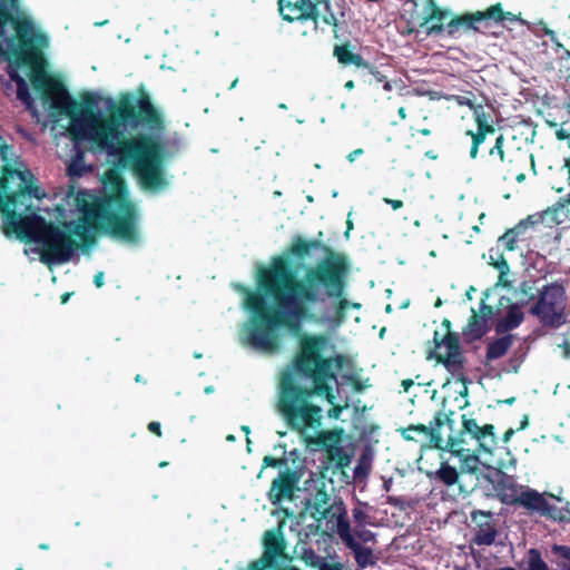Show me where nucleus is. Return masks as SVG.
<instances>
[{"mask_svg": "<svg viewBox=\"0 0 570 570\" xmlns=\"http://www.w3.org/2000/svg\"><path fill=\"white\" fill-rule=\"evenodd\" d=\"M49 38H38V97L53 116H67L68 137L72 142L88 141L90 150L115 158L117 167L128 169L145 190L158 191L168 187L165 170L167 130L164 111L151 100L144 86L136 92L122 91L117 100L107 99L108 115L95 110L97 99L85 94L73 99L60 73L49 70L42 51Z\"/></svg>", "mask_w": 570, "mask_h": 570, "instance_id": "f257e3e1", "label": "nucleus"}, {"mask_svg": "<svg viewBox=\"0 0 570 570\" xmlns=\"http://www.w3.org/2000/svg\"><path fill=\"white\" fill-rule=\"evenodd\" d=\"M312 249L324 254L315 265L305 269L297 279L284 257H275L271 265L257 272V291L244 285L238 289L245 294L244 306L250 317L243 331L248 345L264 352H277V330L286 327L296 333L302 321L309 317L308 305L336 298V315L343 317L348 301L345 298L350 262L345 254L336 252L321 239H304L297 236L287 249L295 258L304 259Z\"/></svg>", "mask_w": 570, "mask_h": 570, "instance_id": "f03ea898", "label": "nucleus"}, {"mask_svg": "<svg viewBox=\"0 0 570 570\" xmlns=\"http://www.w3.org/2000/svg\"><path fill=\"white\" fill-rule=\"evenodd\" d=\"M72 204L80 214L73 220L47 224L46 218L38 215L41 262H70L78 250L87 253L96 244L98 232L128 244L139 242V213L120 177L115 176L114 190L109 195L99 197L80 189L72 195Z\"/></svg>", "mask_w": 570, "mask_h": 570, "instance_id": "7ed1b4c3", "label": "nucleus"}, {"mask_svg": "<svg viewBox=\"0 0 570 570\" xmlns=\"http://www.w3.org/2000/svg\"><path fill=\"white\" fill-rule=\"evenodd\" d=\"M328 338L324 334H302L291 361V371L282 373L278 384L277 411L292 431L305 433L322 424V407L312 401L323 396L333 404L337 373L346 356L326 355Z\"/></svg>", "mask_w": 570, "mask_h": 570, "instance_id": "20e7f679", "label": "nucleus"}, {"mask_svg": "<svg viewBox=\"0 0 570 570\" xmlns=\"http://www.w3.org/2000/svg\"><path fill=\"white\" fill-rule=\"evenodd\" d=\"M7 147L0 171L1 230L8 238L16 237L24 243L27 256L36 253V181L33 173L22 163L10 159L11 147Z\"/></svg>", "mask_w": 570, "mask_h": 570, "instance_id": "39448f33", "label": "nucleus"}, {"mask_svg": "<svg viewBox=\"0 0 570 570\" xmlns=\"http://www.w3.org/2000/svg\"><path fill=\"white\" fill-rule=\"evenodd\" d=\"M0 61L8 63L7 72L17 83V98L36 117L29 85L36 90V38H0Z\"/></svg>", "mask_w": 570, "mask_h": 570, "instance_id": "423d86ee", "label": "nucleus"}, {"mask_svg": "<svg viewBox=\"0 0 570 570\" xmlns=\"http://www.w3.org/2000/svg\"><path fill=\"white\" fill-rule=\"evenodd\" d=\"M484 18L498 20H512L513 16L508 12L504 13L500 3L490 7L485 12L466 13L459 17H452L448 11L440 9H432L430 17L424 21L423 26L428 33L431 32H446L449 35L455 32H478L475 22L482 21Z\"/></svg>", "mask_w": 570, "mask_h": 570, "instance_id": "0eeeda50", "label": "nucleus"}, {"mask_svg": "<svg viewBox=\"0 0 570 570\" xmlns=\"http://www.w3.org/2000/svg\"><path fill=\"white\" fill-rule=\"evenodd\" d=\"M537 302L529 313L535 316L544 327L557 328L566 322L567 294L559 282L544 284L537 291Z\"/></svg>", "mask_w": 570, "mask_h": 570, "instance_id": "6e6552de", "label": "nucleus"}, {"mask_svg": "<svg viewBox=\"0 0 570 570\" xmlns=\"http://www.w3.org/2000/svg\"><path fill=\"white\" fill-rule=\"evenodd\" d=\"M475 441V452L492 453L498 444L495 428L492 424L480 426L476 420L462 415V429L456 435L449 434L445 448L452 454H463L468 444L466 438Z\"/></svg>", "mask_w": 570, "mask_h": 570, "instance_id": "1a4fd4ad", "label": "nucleus"}, {"mask_svg": "<svg viewBox=\"0 0 570 570\" xmlns=\"http://www.w3.org/2000/svg\"><path fill=\"white\" fill-rule=\"evenodd\" d=\"M433 343L435 350L445 347V353L431 351L428 358L435 360L442 364L445 370L451 373L458 382L465 383V364L466 357L463 354L459 333H445L440 336L439 332L435 331L433 335Z\"/></svg>", "mask_w": 570, "mask_h": 570, "instance_id": "9d476101", "label": "nucleus"}, {"mask_svg": "<svg viewBox=\"0 0 570 570\" xmlns=\"http://www.w3.org/2000/svg\"><path fill=\"white\" fill-rule=\"evenodd\" d=\"M452 415V411H450V413L438 411L429 425L421 423L410 424L407 426L399 428L396 431L405 441L417 442V436H422L426 440L424 446L429 449L446 450L442 436V429L448 426L451 431L453 430L454 420L451 417Z\"/></svg>", "mask_w": 570, "mask_h": 570, "instance_id": "9b49d317", "label": "nucleus"}, {"mask_svg": "<svg viewBox=\"0 0 570 570\" xmlns=\"http://www.w3.org/2000/svg\"><path fill=\"white\" fill-rule=\"evenodd\" d=\"M509 503L518 504L524 509L537 512L542 517L558 522L570 523V502L566 501L564 505L557 508L548 502L544 494L539 493L537 490L527 489L519 495L511 498Z\"/></svg>", "mask_w": 570, "mask_h": 570, "instance_id": "f8f14e48", "label": "nucleus"}, {"mask_svg": "<svg viewBox=\"0 0 570 570\" xmlns=\"http://www.w3.org/2000/svg\"><path fill=\"white\" fill-rule=\"evenodd\" d=\"M302 473L298 470L286 468L273 479L266 493L268 501L274 507H279L284 501H293L298 491Z\"/></svg>", "mask_w": 570, "mask_h": 570, "instance_id": "ddd939ff", "label": "nucleus"}, {"mask_svg": "<svg viewBox=\"0 0 570 570\" xmlns=\"http://www.w3.org/2000/svg\"><path fill=\"white\" fill-rule=\"evenodd\" d=\"M503 166L507 174L514 177L519 184L525 180L528 169L537 175L534 155L527 148L512 147Z\"/></svg>", "mask_w": 570, "mask_h": 570, "instance_id": "4468645a", "label": "nucleus"}, {"mask_svg": "<svg viewBox=\"0 0 570 570\" xmlns=\"http://www.w3.org/2000/svg\"><path fill=\"white\" fill-rule=\"evenodd\" d=\"M262 543V556L272 561L275 566H279V561L292 559L286 553L287 543L283 532V522H279L276 528L265 531Z\"/></svg>", "mask_w": 570, "mask_h": 570, "instance_id": "2eb2a0df", "label": "nucleus"}, {"mask_svg": "<svg viewBox=\"0 0 570 570\" xmlns=\"http://www.w3.org/2000/svg\"><path fill=\"white\" fill-rule=\"evenodd\" d=\"M475 523L473 543L476 546H491L495 542L498 530L490 511L473 510L470 513Z\"/></svg>", "mask_w": 570, "mask_h": 570, "instance_id": "dca6fc26", "label": "nucleus"}, {"mask_svg": "<svg viewBox=\"0 0 570 570\" xmlns=\"http://www.w3.org/2000/svg\"><path fill=\"white\" fill-rule=\"evenodd\" d=\"M36 36V26L24 17L12 13L0 2V36Z\"/></svg>", "mask_w": 570, "mask_h": 570, "instance_id": "f3484780", "label": "nucleus"}, {"mask_svg": "<svg viewBox=\"0 0 570 570\" xmlns=\"http://www.w3.org/2000/svg\"><path fill=\"white\" fill-rule=\"evenodd\" d=\"M535 215L539 224H544L548 227H552L554 225L570 226V198L567 195L546 210L535 213Z\"/></svg>", "mask_w": 570, "mask_h": 570, "instance_id": "a211bd4d", "label": "nucleus"}, {"mask_svg": "<svg viewBox=\"0 0 570 570\" xmlns=\"http://www.w3.org/2000/svg\"><path fill=\"white\" fill-rule=\"evenodd\" d=\"M333 56L344 68L353 66L356 69H363L364 67H367L368 60L363 57L357 46L352 43L348 39L334 46Z\"/></svg>", "mask_w": 570, "mask_h": 570, "instance_id": "6ab92c4d", "label": "nucleus"}, {"mask_svg": "<svg viewBox=\"0 0 570 570\" xmlns=\"http://www.w3.org/2000/svg\"><path fill=\"white\" fill-rule=\"evenodd\" d=\"M315 11V0H279V12L288 21L308 19Z\"/></svg>", "mask_w": 570, "mask_h": 570, "instance_id": "aec40b11", "label": "nucleus"}, {"mask_svg": "<svg viewBox=\"0 0 570 570\" xmlns=\"http://www.w3.org/2000/svg\"><path fill=\"white\" fill-rule=\"evenodd\" d=\"M512 146H510L503 134H499L495 138L494 145L489 149L484 158V166L490 171H498L505 163L508 154Z\"/></svg>", "mask_w": 570, "mask_h": 570, "instance_id": "412c9836", "label": "nucleus"}, {"mask_svg": "<svg viewBox=\"0 0 570 570\" xmlns=\"http://www.w3.org/2000/svg\"><path fill=\"white\" fill-rule=\"evenodd\" d=\"M331 495L327 493L324 485L316 489L312 494L311 508L314 510L313 517L316 520L330 519L331 513H334L338 508L340 500H335L333 504H330Z\"/></svg>", "mask_w": 570, "mask_h": 570, "instance_id": "4be33fe9", "label": "nucleus"}, {"mask_svg": "<svg viewBox=\"0 0 570 570\" xmlns=\"http://www.w3.org/2000/svg\"><path fill=\"white\" fill-rule=\"evenodd\" d=\"M490 331V325L478 312L472 308L468 323L462 328V336L466 344L481 340Z\"/></svg>", "mask_w": 570, "mask_h": 570, "instance_id": "5701e85b", "label": "nucleus"}, {"mask_svg": "<svg viewBox=\"0 0 570 570\" xmlns=\"http://www.w3.org/2000/svg\"><path fill=\"white\" fill-rule=\"evenodd\" d=\"M503 334L504 335L488 342L484 361L485 365L490 364L493 361L502 358L508 354L509 350L512 347L514 336L510 333Z\"/></svg>", "mask_w": 570, "mask_h": 570, "instance_id": "b1692460", "label": "nucleus"}, {"mask_svg": "<svg viewBox=\"0 0 570 570\" xmlns=\"http://www.w3.org/2000/svg\"><path fill=\"white\" fill-rule=\"evenodd\" d=\"M336 520V532L343 543L345 546L350 544L352 541L355 540L352 531H351V524L347 519V512L345 504L342 499H340L338 508L334 511V513H331L330 519H326L328 522Z\"/></svg>", "mask_w": 570, "mask_h": 570, "instance_id": "393cba45", "label": "nucleus"}, {"mask_svg": "<svg viewBox=\"0 0 570 570\" xmlns=\"http://www.w3.org/2000/svg\"><path fill=\"white\" fill-rule=\"evenodd\" d=\"M323 438V444L327 448V458L330 462H334L337 469H344L351 463V455L340 445H328L326 440L330 439L336 442L334 435L330 432L321 434Z\"/></svg>", "mask_w": 570, "mask_h": 570, "instance_id": "a878e982", "label": "nucleus"}, {"mask_svg": "<svg viewBox=\"0 0 570 570\" xmlns=\"http://www.w3.org/2000/svg\"><path fill=\"white\" fill-rule=\"evenodd\" d=\"M523 320L524 314L521 307L513 304L509 307L505 316L497 322L495 332L498 334H508L509 331L517 328Z\"/></svg>", "mask_w": 570, "mask_h": 570, "instance_id": "bb28decb", "label": "nucleus"}, {"mask_svg": "<svg viewBox=\"0 0 570 570\" xmlns=\"http://www.w3.org/2000/svg\"><path fill=\"white\" fill-rule=\"evenodd\" d=\"M83 142L85 141L79 142V144L73 142L75 153L72 155V158H71V160L68 165V169H67L68 174L71 177H80L83 174L91 170V168L87 167L85 164L86 150L81 148V145Z\"/></svg>", "mask_w": 570, "mask_h": 570, "instance_id": "cd10ccee", "label": "nucleus"}, {"mask_svg": "<svg viewBox=\"0 0 570 570\" xmlns=\"http://www.w3.org/2000/svg\"><path fill=\"white\" fill-rule=\"evenodd\" d=\"M466 105L473 109V116L476 124V129L484 136L495 134V128L491 122V115L485 112L482 106H474L471 100H466Z\"/></svg>", "mask_w": 570, "mask_h": 570, "instance_id": "c85d7f7f", "label": "nucleus"}, {"mask_svg": "<svg viewBox=\"0 0 570 570\" xmlns=\"http://www.w3.org/2000/svg\"><path fill=\"white\" fill-rule=\"evenodd\" d=\"M551 553L554 557L551 562L560 570H570V547L554 543L551 546Z\"/></svg>", "mask_w": 570, "mask_h": 570, "instance_id": "c756f323", "label": "nucleus"}, {"mask_svg": "<svg viewBox=\"0 0 570 570\" xmlns=\"http://www.w3.org/2000/svg\"><path fill=\"white\" fill-rule=\"evenodd\" d=\"M480 452H475V448L468 449L465 448V451L463 454H455L461 459L460 470L462 473H475L479 469V454Z\"/></svg>", "mask_w": 570, "mask_h": 570, "instance_id": "7c9ffc66", "label": "nucleus"}, {"mask_svg": "<svg viewBox=\"0 0 570 570\" xmlns=\"http://www.w3.org/2000/svg\"><path fill=\"white\" fill-rule=\"evenodd\" d=\"M346 547L354 553V559L360 567L365 568L370 563H372V560H371L372 549L371 548L363 547L356 540L352 541Z\"/></svg>", "mask_w": 570, "mask_h": 570, "instance_id": "2f4dec72", "label": "nucleus"}, {"mask_svg": "<svg viewBox=\"0 0 570 570\" xmlns=\"http://www.w3.org/2000/svg\"><path fill=\"white\" fill-rule=\"evenodd\" d=\"M435 478L446 487H452L459 480V472L448 462H442L439 470L435 472Z\"/></svg>", "mask_w": 570, "mask_h": 570, "instance_id": "473e14b6", "label": "nucleus"}, {"mask_svg": "<svg viewBox=\"0 0 570 570\" xmlns=\"http://www.w3.org/2000/svg\"><path fill=\"white\" fill-rule=\"evenodd\" d=\"M539 224L538 217L534 214L529 215L527 218L521 219L515 226H513L511 229L513 233L518 236V240H524L525 239V233L529 228H534Z\"/></svg>", "mask_w": 570, "mask_h": 570, "instance_id": "72a5a7b5", "label": "nucleus"}, {"mask_svg": "<svg viewBox=\"0 0 570 570\" xmlns=\"http://www.w3.org/2000/svg\"><path fill=\"white\" fill-rule=\"evenodd\" d=\"M527 570H550L548 563L543 560L541 551L535 548L528 550Z\"/></svg>", "mask_w": 570, "mask_h": 570, "instance_id": "f704fd0d", "label": "nucleus"}, {"mask_svg": "<svg viewBox=\"0 0 570 570\" xmlns=\"http://www.w3.org/2000/svg\"><path fill=\"white\" fill-rule=\"evenodd\" d=\"M299 558L306 566L315 569H317L324 560V557L317 554L312 548H303Z\"/></svg>", "mask_w": 570, "mask_h": 570, "instance_id": "c9c22d12", "label": "nucleus"}, {"mask_svg": "<svg viewBox=\"0 0 570 570\" xmlns=\"http://www.w3.org/2000/svg\"><path fill=\"white\" fill-rule=\"evenodd\" d=\"M499 244L507 250L512 252L517 248L518 236L509 228L502 236L499 237Z\"/></svg>", "mask_w": 570, "mask_h": 570, "instance_id": "e433bc0d", "label": "nucleus"}, {"mask_svg": "<svg viewBox=\"0 0 570 570\" xmlns=\"http://www.w3.org/2000/svg\"><path fill=\"white\" fill-rule=\"evenodd\" d=\"M468 135L471 136L472 138V144H471V148H470V157L472 159L476 158L478 154H479V148H480V145L483 144L485 141V136L484 134H482L480 130L476 129V131H468Z\"/></svg>", "mask_w": 570, "mask_h": 570, "instance_id": "4c0bfd02", "label": "nucleus"}, {"mask_svg": "<svg viewBox=\"0 0 570 570\" xmlns=\"http://www.w3.org/2000/svg\"><path fill=\"white\" fill-rule=\"evenodd\" d=\"M279 566H275L268 559H265L264 556H261L258 559L248 563L246 570H276Z\"/></svg>", "mask_w": 570, "mask_h": 570, "instance_id": "58836bf2", "label": "nucleus"}, {"mask_svg": "<svg viewBox=\"0 0 570 570\" xmlns=\"http://www.w3.org/2000/svg\"><path fill=\"white\" fill-rule=\"evenodd\" d=\"M347 382L351 384L352 389L356 393L363 392L365 389L370 387L368 379L362 381L357 375L351 374L346 376Z\"/></svg>", "mask_w": 570, "mask_h": 570, "instance_id": "ea45409f", "label": "nucleus"}, {"mask_svg": "<svg viewBox=\"0 0 570 570\" xmlns=\"http://www.w3.org/2000/svg\"><path fill=\"white\" fill-rule=\"evenodd\" d=\"M354 538L360 541L367 543L375 541V535L372 531L365 529V527H356L353 532Z\"/></svg>", "mask_w": 570, "mask_h": 570, "instance_id": "a19ab883", "label": "nucleus"}, {"mask_svg": "<svg viewBox=\"0 0 570 570\" xmlns=\"http://www.w3.org/2000/svg\"><path fill=\"white\" fill-rule=\"evenodd\" d=\"M287 464L286 458H274L272 455H265L263 458L262 469L265 468H283Z\"/></svg>", "mask_w": 570, "mask_h": 570, "instance_id": "79ce46f5", "label": "nucleus"}, {"mask_svg": "<svg viewBox=\"0 0 570 570\" xmlns=\"http://www.w3.org/2000/svg\"><path fill=\"white\" fill-rule=\"evenodd\" d=\"M352 514L356 527H365L367 523H370V515L362 508H354L352 510Z\"/></svg>", "mask_w": 570, "mask_h": 570, "instance_id": "37998d69", "label": "nucleus"}, {"mask_svg": "<svg viewBox=\"0 0 570 570\" xmlns=\"http://www.w3.org/2000/svg\"><path fill=\"white\" fill-rule=\"evenodd\" d=\"M476 312H478V315L482 316L489 323V321L493 316L494 309L491 305L487 304L484 299H482L480 302L479 311H476Z\"/></svg>", "mask_w": 570, "mask_h": 570, "instance_id": "c03bdc74", "label": "nucleus"}, {"mask_svg": "<svg viewBox=\"0 0 570 570\" xmlns=\"http://www.w3.org/2000/svg\"><path fill=\"white\" fill-rule=\"evenodd\" d=\"M363 70H366L371 76H373L377 82L382 83L386 79V77L377 69V67L370 61H367V67H364Z\"/></svg>", "mask_w": 570, "mask_h": 570, "instance_id": "a18cd8bd", "label": "nucleus"}, {"mask_svg": "<svg viewBox=\"0 0 570 570\" xmlns=\"http://www.w3.org/2000/svg\"><path fill=\"white\" fill-rule=\"evenodd\" d=\"M318 570H343V566L340 562L330 563L326 561V558L322 561L321 566L317 568Z\"/></svg>", "mask_w": 570, "mask_h": 570, "instance_id": "49530a36", "label": "nucleus"}, {"mask_svg": "<svg viewBox=\"0 0 570 570\" xmlns=\"http://www.w3.org/2000/svg\"><path fill=\"white\" fill-rule=\"evenodd\" d=\"M147 429L150 433L155 434L158 438H161L163 432H161V425L159 422H157V421L149 422L147 425Z\"/></svg>", "mask_w": 570, "mask_h": 570, "instance_id": "de8ad7c7", "label": "nucleus"}, {"mask_svg": "<svg viewBox=\"0 0 570 570\" xmlns=\"http://www.w3.org/2000/svg\"><path fill=\"white\" fill-rule=\"evenodd\" d=\"M332 405L333 407L328 410V416L334 419H338L342 411L347 407V403L345 405H335L333 403Z\"/></svg>", "mask_w": 570, "mask_h": 570, "instance_id": "09e8293b", "label": "nucleus"}, {"mask_svg": "<svg viewBox=\"0 0 570 570\" xmlns=\"http://www.w3.org/2000/svg\"><path fill=\"white\" fill-rule=\"evenodd\" d=\"M383 202L385 204L390 205L394 210L402 208L404 205L403 202L400 199H392V198H387V197H384Z\"/></svg>", "mask_w": 570, "mask_h": 570, "instance_id": "8fccbe9b", "label": "nucleus"}, {"mask_svg": "<svg viewBox=\"0 0 570 570\" xmlns=\"http://www.w3.org/2000/svg\"><path fill=\"white\" fill-rule=\"evenodd\" d=\"M558 347L561 350L562 356L564 358H570V342L569 341H563L561 344L558 345Z\"/></svg>", "mask_w": 570, "mask_h": 570, "instance_id": "3c124183", "label": "nucleus"}, {"mask_svg": "<svg viewBox=\"0 0 570 570\" xmlns=\"http://www.w3.org/2000/svg\"><path fill=\"white\" fill-rule=\"evenodd\" d=\"M471 383V380L465 374V383H462V389L458 392L461 396L466 397L469 395L468 385Z\"/></svg>", "mask_w": 570, "mask_h": 570, "instance_id": "603ef678", "label": "nucleus"}, {"mask_svg": "<svg viewBox=\"0 0 570 570\" xmlns=\"http://www.w3.org/2000/svg\"><path fill=\"white\" fill-rule=\"evenodd\" d=\"M364 154V150L362 148H357V149H354L353 151H351L348 155H347V160L350 163H353L358 156L363 155Z\"/></svg>", "mask_w": 570, "mask_h": 570, "instance_id": "864d4df0", "label": "nucleus"}, {"mask_svg": "<svg viewBox=\"0 0 570 570\" xmlns=\"http://www.w3.org/2000/svg\"><path fill=\"white\" fill-rule=\"evenodd\" d=\"M104 272H98L94 277L95 285L100 288L104 285Z\"/></svg>", "mask_w": 570, "mask_h": 570, "instance_id": "5fc2aeb1", "label": "nucleus"}, {"mask_svg": "<svg viewBox=\"0 0 570 570\" xmlns=\"http://www.w3.org/2000/svg\"><path fill=\"white\" fill-rule=\"evenodd\" d=\"M514 433L515 431L512 428L508 429L502 435V441L508 443Z\"/></svg>", "mask_w": 570, "mask_h": 570, "instance_id": "6e6d98bb", "label": "nucleus"}, {"mask_svg": "<svg viewBox=\"0 0 570 570\" xmlns=\"http://www.w3.org/2000/svg\"><path fill=\"white\" fill-rule=\"evenodd\" d=\"M529 426V415L528 414H524L521 422H520V426L518 428V430H524Z\"/></svg>", "mask_w": 570, "mask_h": 570, "instance_id": "4d7b16f0", "label": "nucleus"}, {"mask_svg": "<svg viewBox=\"0 0 570 570\" xmlns=\"http://www.w3.org/2000/svg\"><path fill=\"white\" fill-rule=\"evenodd\" d=\"M413 381L411 379H406V380H403L401 385L402 387L404 389L405 392H407L410 390V387L413 386Z\"/></svg>", "mask_w": 570, "mask_h": 570, "instance_id": "13d9d810", "label": "nucleus"}, {"mask_svg": "<svg viewBox=\"0 0 570 570\" xmlns=\"http://www.w3.org/2000/svg\"><path fill=\"white\" fill-rule=\"evenodd\" d=\"M451 325H452V324H451V321H450V320L444 318V320L442 321V326L446 330V333H453V332L451 331Z\"/></svg>", "mask_w": 570, "mask_h": 570, "instance_id": "bf43d9fd", "label": "nucleus"}, {"mask_svg": "<svg viewBox=\"0 0 570 570\" xmlns=\"http://www.w3.org/2000/svg\"><path fill=\"white\" fill-rule=\"evenodd\" d=\"M276 570H301V569L296 566L285 564V566H279V568H277Z\"/></svg>", "mask_w": 570, "mask_h": 570, "instance_id": "052dcab7", "label": "nucleus"}, {"mask_svg": "<svg viewBox=\"0 0 570 570\" xmlns=\"http://www.w3.org/2000/svg\"><path fill=\"white\" fill-rule=\"evenodd\" d=\"M515 402V397L514 396H511L509 399H505V400H499L498 403H503V404H508V405H511Z\"/></svg>", "mask_w": 570, "mask_h": 570, "instance_id": "680f3d73", "label": "nucleus"}, {"mask_svg": "<svg viewBox=\"0 0 570 570\" xmlns=\"http://www.w3.org/2000/svg\"><path fill=\"white\" fill-rule=\"evenodd\" d=\"M397 114L400 116L401 119H406V110L404 107H400L399 110H397Z\"/></svg>", "mask_w": 570, "mask_h": 570, "instance_id": "e2e57ef3", "label": "nucleus"}, {"mask_svg": "<svg viewBox=\"0 0 570 570\" xmlns=\"http://www.w3.org/2000/svg\"><path fill=\"white\" fill-rule=\"evenodd\" d=\"M383 83V89L386 90V91H391L392 90V83L391 81H389L387 79H385V81L382 82Z\"/></svg>", "mask_w": 570, "mask_h": 570, "instance_id": "0e129e2a", "label": "nucleus"}, {"mask_svg": "<svg viewBox=\"0 0 570 570\" xmlns=\"http://www.w3.org/2000/svg\"><path fill=\"white\" fill-rule=\"evenodd\" d=\"M37 197H38V202H40L43 197H46V193L43 189H41L40 186H38V194H37Z\"/></svg>", "mask_w": 570, "mask_h": 570, "instance_id": "69168bd1", "label": "nucleus"}, {"mask_svg": "<svg viewBox=\"0 0 570 570\" xmlns=\"http://www.w3.org/2000/svg\"><path fill=\"white\" fill-rule=\"evenodd\" d=\"M354 87H355V83H354L353 80H348L344 85V88L347 89V90H352V89H354Z\"/></svg>", "mask_w": 570, "mask_h": 570, "instance_id": "338daca9", "label": "nucleus"}, {"mask_svg": "<svg viewBox=\"0 0 570 570\" xmlns=\"http://www.w3.org/2000/svg\"><path fill=\"white\" fill-rule=\"evenodd\" d=\"M361 473L366 474V471H365V469H364L362 465H357V466L355 468V475H357V476H358Z\"/></svg>", "mask_w": 570, "mask_h": 570, "instance_id": "774afa93", "label": "nucleus"}]
</instances>
